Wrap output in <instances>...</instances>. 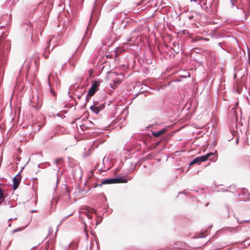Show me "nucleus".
<instances>
[{"label": "nucleus", "mask_w": 250, "mask_h": 250, "mask_svg": "<svg viewBox=\"0 0 250 250\" xmlns=\"http://www.w3.org/2000/svg\"><path fill=\"white\" fill-rule=\"evenodd\" d=\"M2 38L0 37V75H3V71L2 69V67L5 65L6 61V55L8 51H3L4 48V44L6 43L5 42H3Z\"/></svg>", "instance_id": "f257e3e1"}, {"label": "nucleus", "mask_w": 250, "mask_h": 250, "mask_svg": "<svg viewBox=\"0 0 250 250\" xmlns=\"http://www.w3.org/2000/svg\"><path fill=\"white\" fill-rule=\"evenodd\" d=\"M214 155V154L213 153L210 152L206 155L198 157L195 158L192 161L190 162V165H193L195 164H200L201 162H205L208 160L210 156Z\"/></svg>", "instance_id": "f03ea898"}, {"label": "nucleus", "mask_w": 250, "mask_h": 250, "mask_svg": "<svg viewBox=\"0 0 250 250\" xmlns=\"http://www.w3.org/2000/svg\"><path fill=\"white\" fill-rule=\"evenodd\" d=\"M99 85V83L98 82L95 81L88 91V94L89 96H92L94 95L97 90V87Z\"/></svg>", "instance_id": "7ed1b4c3"}, {"label": "nucleus", "mask_w": 250, "mask_h": 250, "mask_svg": "<svg viewBox=\"0 0 250 250\" xmlns=\"http://www.w3.org/2000/svg\"><path fill=\"white\" fill-rule=\"evenodd\" d=\"M20 173L21 172H19L13 179V188L14 190L18 188L20 184L21 180V175Z\"/></svg>", "instance_id": "20e7f679"}, {"label": "nucleus", "mask_w": 250, "mask_h": 250, "mask_svg": "<svg viewBox=\"0 0 250 250\" xmlns=\"http://www.w3.org/2000/svg\"><path fill=\"white\" fill-rule=\"evenodd\" d=\"M114 184L113 182V178H109V179H104L101 183L98 184L97 185V186H101L103 185H105V184Z\"/></svg>", "instance_id": "39448f33"}, {"label": "nucleus", "mask_w": 250, "mask_h": 250, "mask_svg": "<svg viewBox=\"0 0 250 250\" xmlns=\"http://www.w3.org/2000/svg\"><path fill=\"white\" fill-rule=\"evenodd\" d=\"M128 180L126 179L123 178L122 177H118L113 178V182L115 183H127Z\"/></svg>", "instance_id": "423d86ee"}, {"label": "nucleus", "mask_w": 250, "mask_h": 250, "mask_svg": "<svg viewBox=\"0 0 250 250\" xmlns=\"http://www.w3.org/2000/svg\"><path fill=\"white\" fill-rule=\"evenodd\" d=\"M155 127V125H151L147 127V130L150 131L151 134L154 137H156V131L154 129Z\"/></svg>", "instance_id": "0eeeda50"}, {"label": "nucleus", "mask_w": 250, "mask_h": 250, "mask_svg": "<svg viewBox=\"0 0 250 250\" xmlns=\"http://www.w3.org/2000/svg\"><path fill=\"white\" fill-rule=\"evenodd\" d=\"M90 110L96 114H98L100 113V110L98 109V106L95 104L90 106Z\"/></svg>", "instance_id": "6e6552de"}, {"label": "nucleus", "mask_w": 250, "mask_h": 250, "mask_svg": "<svg viewBox=\"0 0 250 250\" xmlns=\"http://www.w3.org/2000/svg\"><path fill=\"white\" fill-rule=\"evenodd\" d=\"M167 131H168V127H167L164 128L162 129L157 131V137H158L159 136H161V135L165 133Z\"/></svg>", "instance_id": "1a4fd4ad"}, {"label": "nucleus", "mask_w": 250, "mask_h": 250, "mask_svg": "<svg viewBox=\"0 0 250 250\" xmlns=\"http://www.w3.org/2000/svg\"><path fill=\"white\" fill-rule=\"evenodd\" d=\"M5 197V192L4 190H2L1 188H0V199L3 200Z\"/></svg>", "instance_id": "9d476101"}, {"label": "nucleus", "mask_w": 250, "mask_h": 250, "mask_svg": "<svg viewBox=\"0 0 250 250\" xmlns=\"http://www.w3.org/2000/svg\"><path fill=\"white\" fill-rule=\"evenodd\" d=\"M62 159L61 158H60L56 159L54 163L57 166H58V165H61L62 164Z\"/></svg>", "instance_id": "9b49d317"}, {"label": "nucleus", "mask_w": 250, "mask_h": 250, "mask_svg": "<svg viewBox=\"0 0 250 250\" xmlns=\"http://www.w3.org/2000/svg\"><path fill=\"white\" fill-rule=\"evenodd\" d=\"M97 106H98V109H99L100 111H101L105 107V105L104 104H100L99 105H97Z\"/></svg>", "instance_id": "f8f14e48"}, {"label": "nucleus", "mask_w": 250, "mask_h": 250, "mask_svg": "<svg viewBox=\"0 0 250 250\" xmlns=\"http://www.w3.org/2000/svg\"><path fill=\"white\" fill-rule=\"evenodd\" d=\"M23 229H24V227L23 228H19L16 229H14V230H13L12 231V233H15L16 232L22 230Z\"/></svg>", "instance_id": "ddd939ff"}, {"label": "nucleus", "mask_w": 250, "mask_h": 250, "mask_svg": "<svg viewBox=\"0 0 250 250\" xmlns=\"http://www.w3.org/2000/svg\"><path fill=\"white\" fill-rule=\"evenodd\" d=\"M73 59H71V60H70L69 59L68 61L69 62V64L71 65H72V66H74L75 65V64H74V62H73Z\"/></svg>", "instance_id": "4468645a"}, {"label": "nucleus", "mask_w": 250, "mask_h": 250, "mask_svg": "<svg viewBox=\"0 0 250 250\" xmlns=\"http://www.w3.org/2000/svg\"><path fill=\"white\" fill-rule=\"evenodd\" d=\"M87 217L89 219V220H91L92 218L91 215H90L89 214H87Z\"/></svg>", "instance_id": "2eb2a0df"}, {"label": "nucleus", "mask_w": 250, "mask_h": 250, "mask_svg": "<svg viewBox=\"0 0 250 250\" xmlns=\"http://www.w3.org/2000/svg\"><path fill=\"white\" fill-rule=\"evenodd\" d=\"M34 62L35 65H37V63H38L37 60H34Z\"/></svg>", "instance_id": "dca6fc26"}, {"label": "nucleus", "mask_w": 250, "mask_h": 250, "mask_svg": "<svg viewBox=\"0 0 250 250\" xmlns=\"http://www.w3.org/2000/svg\"><path fill=\"white\" fill-rule=\"evenodd\" d=\"M237 92L238 93H241V90L240 89H239L238 87L237 88Z\"/></svg>", "instance_id": "f3484780"}, {"label": "nucleus", "mask_w": 250, "mask_h": 250, "mask_svg": "<svg viewBox=\"0 0 250 250\" xmlns=\"http://www.w3.org/2000/svg\"><path fill=\"white\" fill-rule=\"evenodd\" d=\"M88 96H89V95H87V96H86V100H88V99H89V98L88 97Z\"/></svg>", "instance_id": "a211bd4d"}, {"label": "nucleus", "mask_w": 250, "mask_h": 250, "mask_svg": "<svg viewBox=\"0 0 250 250\" xmlns=\"http://www.w3.org/2000/svg\"><path fill=\"white\" fill-rule=\"evenodd\" d=\"M143 1V0H142V1H141L140 3H138L137 4V5H140V4H141V3H142V2Z\"/></svg>", "instance_id": "6ab92c4d"}, {"label": "nucleus", "mask_w": 250, "mask_h": 250, "mask_svg": "<svg viewBox=\"0 0 250 250\" xmlns=\"http://www.w3.org/2000/svg\"><path fill=\"white\" fill-rule=\"evenodd\" d=\"M16 219V218H13V219H12V218H10V219H9V221L11 220H12V219Z\"/></svg>", "instance_id": "aec40b11"}, {"label": "nucleus", "mask_w": 250, "mask_h": 250, "mask_svg": "<svg viewBox=\"0 0 250 250\" xmlns=\"http://www.w3.org/2000/svg\"><path fill=\"white\" fill-rule=\"evenodd\" d=\"M70 215H71V214H69V215H68L66 217H65V218H64V219H65V218H66L68 217H69V216H70Z\"/></svg>", "instance_id": "412c9836"}, {"label": "nucleus", "mask_w": 250, "mask_h": 250, "mask_svg": "<svg viewBox=\"0 0 250 250\" xmlns=\"http://www.w3.org/2000/svg\"><path fill=\"white\" fill-rule=\"evenodd\" d=\"M210 160H211V161H214V160L213 158H212L210 159Z\"/></svg>", "instance_id": "4be33fe9"}, {"label": "nucleus", "mask_w": 250, "mask_h": 250, "mask_svg": "<svg viewBox=\"0 0 250 250\" xmlns=\"http://www.w3.org/2000/svg\"><path fill=\"white\" fill-rule=\"evenodd\" d=\"M47 57V56L46 55H44V58H46Z\"/></svg>", "instance_id": "5701e85b"}, {"label": "nucleus", "mask_w": 250, "mask_h": 250, "mask_svg": "<svg viewBox=\"0 0 250 250\" xmlns=\"http://www.w3.org/2000/svg\"><path fill=\"white\" fill-rule=\"evenodd\" d=\"M2 202V201H0V205L1 204Z\"/></svg>", "instance_id": "b1692460"}, {"label": "nucleus", "mask_w": 250, "mask_h": 250, "mask_svg": "<svg viewBox=\"0 0 250 250\" xmlns=\"http://www.w3.org/2000/svg\"><path fill=\"white\" fill-rule=\"evenodd\" d=\"M14 206H11V205H10V208H12V207H13Z\"/></svg>", "instance_id": "393cba45"}, {"label": "nucleus", "mask_w": 250, "mask_h": 250, "mask_svg": "<svg viewBox=\"0 0 250 250\" xmlns=\"http://www.w3.org/2000/svg\"><path fill=\"white\" fill-rule=\"evenodd\" d=\"M159 145V142H158V143L157 142V146H158Z\"/></svg>", "instance_id": "a878e982"}, {"label": "nucleus", "mask_w": 250, "mask_h": 250, "mask_svg": "<svg viewBox=\"0 0 250 250\" xmlns=\"http://www.w3.org/2000/svg\"><path fill=\"white\" fill-rule=\"evenodd\" d=\"M236 1V0H231V1Z\"/></svg>", "instance_id": "bb28decb"}, {"label": "nucleus", "mask_w": 250, "mask_h": 250, "mask_svg": "<svg viewBox=\"0 0 250 250\" xmlns=\"http://www.w3.org/2000/svg\"><path fill=\"white\" fill-rule=\"evenodd\" d=\"M50 41H48V42H47V43H50Z\"/></svg>", "instance_id": "cd10ccee"}, {"label": "nucleus", "mask_w": 250, "mask_h": 250, "mask_svg": "<svg viewBox=\"0 0 250 250\" xmlns=\"http://www.w3.org/2000/svg\"><path fill=\"white\" fill-rule=\"evenodd\" d=\"M64 219H62V220L61 221V223L63 221H64Z\"/></svg>", "instance_id": "c85d7f7f"}, {"label": "nucleus", "mask_w": 250, "mask_h": 250, "mask_svg": "<svg viewBox=\"0 0 250 250\" xmlns=\"http://www.w3.org/2000/svg\"><path fill=\"white\" fill-rule=\"evenodd\" d=\"M45 50H46V51H47V48H45Z\"/></svg>", "instance_id": "c756f323"}, {"label": "nucleus", "mask_w": 250, "mask_h": 250, "mask_svg": "<svg viewBox=\"0 0 250 250\" xmlns=\"http://www.w3.org/2000/svg\"><path fill=\"white\" fill-rule=\"evenodd\" d=\"M205 40H208V39H205Z\"/></svg>", "instance_id": "7c9ffc66"}]
</instances>
